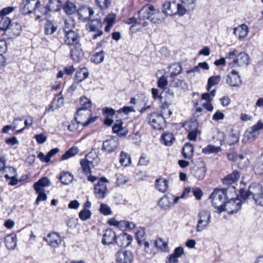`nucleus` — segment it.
<instances>
[{"instance_id":"nucleus-6","label":"nucleus","mask_w":263,"mask_h":263,"mask_svg":"<svg viewBox=\"0 0 263 263\" xmlns=\"http://www.w3.org/2000/svg\"><path fill=\"white\" fill-rule=\"evenodd\" d=\"M147 119L154 129L160 130L163 128L165 119L162 114L154 112L148 115Z\"/></svg>"},{"instance_id":"nucleus-43","label":"nucleus","mask_w":263,"mask_h":263,"mask_svg":"<svg viewBox=\"0 0 263 263\" xmlns=\"http://www.w3.org/2000/svg\"><path fill=\"white\" fill-rule=\"evenodd\" d=\"M83 122H82L77 118V117L74 116L73 120L71 121V124L67 126V129L70 132H76L79 130L80 124L82 125Z\"/></svg>"},{"instance_id":"nucleus-22","label":"nucleus","mask_w":263,"mask_h":263,"mask_svg":"<svg viewBox=\"0 0 263 263\" xmlns=\"http://www.w3.org/2000/svg\"><path fill=\"white\" fill-rule=\"evenodd\" d=\"M263 129V123L260 121H258L256 124L253 125L249 132L247 131L244 134V138L242 139V142L244 141L245 138L247 137V140L251 138V137L253 140L255 139V133L258 130Z\"/></svg>"},{"instance_id":"nucleus-2","label":"nucleus","mask_w":263,"mask_h":263,"mask_svg":"<svg viewBox=\"0 0 263 263\" xmlns=\"http://www.w3.org/2000/svg\"><path fill=\"white\" fill-rule=\"evenodd\" d=\"M162 11L155 9L152 5H147L143 7L138 13L139 21L149 20L154 24H160L164 20L165 17L162 15Z\"/></svg>"},{"instance_id":"nucleus-34","label":"nucleus","mask_w":263,"mask_h":263,"mask_svg":"<svg viewBox=\"0 0 263 263\" xmlns=\"http://www.w3.org/2000/svg\"><path fill=\"white\" fill-rule=\"evenodd\" d=\"M116 15L114 13L108 14L104 18V22L106 23L104 30L106 32H109L115 22Z\"/></svg>"},{"instance_id":"nucleus-13","label":"nucleus","mask_w":263,"mask_h":263,"mask_svg":"<svg viewBox=\"0 0 263 263\" xmlns=\"http://www.w3.org/2000/svg\"><path fill=\"white\" fill-rule=\"evenodd\" d=\"M117 263H132L134 254L130 251H118L116 255Z\"/></svg>"},{"instance_id":"nucleus-27","label":"nucleus","mask_w":263,"mask_h":263,"mask_svg":"<svg viewBox=\"0 0 263 263\" xmlns=\"http://www.w3.org/2000/svg\"><path fill=\"white\" fill-rule=\"evenodd\" d=\"M93 13V10L90 7H83L77 11L79 18L84 21L89 20Z\"/></svg>"},{"instance_id":"nucleus-29","label":"nucleus","mask_w":263,"mask_h":263,"mask_svg":"<svg viewBox=\"0 0 263 263\" xmlns=\"http://www.w3.org/2000/svg\"><path fill=\"white\" fill-rule=\"evenodd\" d=\"M89 76L88 69L86 67L78 70L74 76V81L79 83L86 79Z\"/></svg>"},{"instance_id":"nucleus-5","label":"nucleus","mask_w":263,"mask_h":263,"mask_svg":"<svg viewBox=\"0 0 263 263\" xmlns=\"http://www.w3.org/2000/svg\"><path fill=\"white\" fill-rule=\"evenodd\" d=\"M37 5H39V0H23L20 5V11L24 15L35 13Z\"/></svg>"},{"instance_id":"nucleus-16","label":"nucleus","mask_w":263,"mask_h":263,"mask_svg":"<svg viewBox=\"0 0 263 263\" xmlns=\"http://www.w3.org/2000/svg\"><path fill=\"white\" fill-rule=\"evenodd\" d=\"M226 83L231 87H238L241 84L242 81L238 72L233 70L227 75Z\"/></svg>"},{"instance_id":"nucleus-10","label":"nucleus","mask_w":263,"mask_h":263,"mask_svg":"<svg viewBox=\"0 0 263 263\" xmlns=\"http://www.w3.org/2000/svg\"><path fill=\"white\" fill-rule=\"evenodd\" d=\"M65 36L64 42L68 46H76L79 44L80 42V35L79 33L72 30L68 31L64 30Z\"/></svg>"},{"instance_id":"nucleus-50","label":"nucleus","mask_w":263,"mask_h":263,"mask_svg":"<svg viewBox=\"0 0 263 263\" xmlns=\"http://www.w3.org/2000/svg\"><path fill=\"white\" fill-rule=\"evenodd\" d=\"M134 108L133 106H124L122 108H120L119 109L117 110L116 111L117 114L116 115V118H118V115L120 114L121 113H123L125 115H128L130 112H134Z\"/></svg>"},{"instance_id":"nucleus-46","label":"nucleus","mask_w":263,"mask_h":263,"mask_svg":"<svg viewBox=\"0 0 263 263\" xmlns=\"http://www.w3.org/2000/svg\"><path fill=\"white\" fill-rule=\"evenodd\" d=\"M47 4H45L44 2L41 3L39 0V5H37V7L35 8V11L37 10L43 15H47L49 12V9L48 8Z\"/></svg>"},{"instance_id":"nucleus-52","label":"nucleus","mask_w":263,"mask_h":263,"mask_svg":"<svg viewBox=\"0 0 263 263\" xmlns=\"http://www.w3.org/2000/svg\"><path fill=\"white\" fill-rule=\"evenodd\" d=\"M11 25V20L6 16L2 17L0 21V29L2 30H6L9 28Z\"/></svg>"},{"instance_id":"nucleus-19","label":"nucleus","mask_w":263,"mask_h":263,"mask_svg":"<svg viewBox=\"0 0 263 263\" xmlns=\"http://www.w3.org/2000/svg\"><path fill=\"white\" fill-rule=\"evenodd\" d=\"M70 58L75 62H79L82 60L84 52L81 47V44L74 46L70 49Z\"/></svg>"},{"instance_id":"nucleus-20","label":"nucleus","mask_w":263,"mask_h":263,"mask_svg":"<svg viewBox=\"0 0 263 263\" xmlns=\"http://www.w3.org/2000/svg\"><path fill=\"white\" fill-rule=\"evenodd\" d=\"M173 198L174 195L172 194L168 193L164 195L158 201V205L162 210H168L172 205Z\"/></svg>"},{"instance_id":"nucleus-44","label":"nucleus","mask_w":263,"mask_h":263,"mask_svg":"<svg viewBox=\"0 0 263 263\" xmlns=\"http://www.w3.org/2000/svg\"><path fill=\"white\" fill-rule=\"evenodd\" d=\"M65 13L68 15L72 14L74 13L76 10L75 5L71 2L66 1L65 4L63 5L62 7Z\"/></svg>"},{"instance_id":"nucleus-1","label":"nucleus","mask_w":263,"mask_h":263,"mask_svg":"<svg viewBox=\"0 0 263 263\" xmlns=\"http://www.w3.org/2000/svg\"><path fill=\"white\" fill-rule=\"evenodd\" d=\"M227 189H215L210 195V199H212V203L214 208L217 209L219 213L227 210L226 209V204L228 203V213L233 215L238 212L241 208V201L235 198L228 201Z\"/></svg>"},{"instance_id":"nucleus-40","label":"nucleus","mask_w":263,"mask_h":263,"mask_svg":"<svg viewBox=\"0 0 263 263\" xmlns=\"http://www.w3.org/2000/svg\"><path fill=\"white\" fill-rule=\"evenodd\" d=\"M79 151L78 147L73 146L66 151L65 153L62 155L61 156V159L62 160H64L69 159L78 154Z\"/></svg>"},{"instance_id":"nucleus-63","label":"nucleus","mask_w":263,"mask_h":263,"mask_svg":"<svg viewBox=\"0 0 263 263\" xmlns=\"http://www.w3.org/2000/svg\"><path fill=\"white\" fill-rule=\"evenodd\" d=\"M192 192L197 200H200L203 196V192L199 187L193 188Z\"/></svg>"},{"instance_id":"nucleus-54","label":"nucleus","mask_w":263,"mask_h":263,"mask_svg":"<svg viewBox=\"0 0 263 263\" xmlns=\"http://www.w3.org/2000/svg\"><path fill=\"white\" fill-rule=\"evenodd\" d=\"M35 193L37 194V197L35 201V204L39 205L40 201L46 200L47 196L45 193V190H39L38 192H35Z\"/></svg>"},{"instance_id":"nucleus-57","label":"nucleus","mask_w":263,"mask_h":263,"mask_svg":"<svg viewBox=\"0 0 263 263\" xmlns=\"http://www.w3.org/2000/svg\"><path fill=\"white\" fill-rule=\"evenodd\" d=\"M254 173L257 175L263 174V160L262 161L257 162L253 168Z\"/></svg>"},{"instance_id":"nucleus-28","label":"nucleus","mask_w":263,"mask_h":263,"mask_svg":"<svg viewBox=\"0 0 263 263\" xmlns=\"http://www.w3.org/2000/svg\"><path fill=\"white\" fill-rule=\"evenodd\" d=\"M102 23L100 18H95L90 20V22L86 25V28L89 31L95 32L98 30H101Z\"/></svg>"},{"instance_id":"nucleus-37","label":"nucleus","mask_w":263,"mask_h":263,"mask_svg":"<svg viewBox=\"0 0 263 263\" xmlns=\"http://www.w3.org/2000/svg\"><path fill=\"white\" fill-rule=\"evenodd\" d=\"M105 56V52L103 50L95 52L90 56V61L96 64H99L102 63Z\"/></svg>"},{"instance_id":"nucleus-14","label":"nucleus","mask_w":263,"mask_h":263,"mask_svg":"<svg viewBox=\"0 0 263 263\" xmlns=\"http://www.w3.org/2000/svg\"><path fill=\"white\" fill-rule=\"evenodd\" d=\"M102 112L103 116L105 117L103 120L104 124L107 126H110L114 123L112 118L114 116H116V111L111 107H104L102 109Z\"/></svg>"},{"instance_id":"nucleus-17","label":"nucleus","mask_w":263,"mask_h":263,"mask_svg":"<svg viewBox=\"0 0 263 263\" xmlns=\"http://www.w3.org/2000/svg\"><path fill=\"white\" fill-rule=\"evenodd\" d=\"M44 240L53 248L58 247L62 242L60 236L56 232L49 233Z\"/></svg>"},{"instance_id":"nucleus-35","label":"nucleus","mask_w":263,"mask_h":263,"mask_svg":"<svg viewBox=\"0 0 263 263\" xmlns=\"http://www.w3.org/2000/svg\"><path fill=\"white\" fill-rule=\"evenodd\" d=\"M86 158L84 159H82L80 160V165L81 168L82 169L83 173L86 175L87 176L88 174H91V170L90 168V165L92 163L91 161L88 160Z\"/></svg>"},{"instance_id":"nucleus-33","label":"nucleus","mask_w":263,"mask_h":263,"mask_svg":"<svg viewBox=\"0 0 263 263\" xmlns=\"http://www.w3.org/2000/svg\"><path fill=\"white\" fill-rule=\"evenodd\" d=\"M194 147L190 143H186L182 149V154L185 159H191L193 155Z\"/></svg>"},{"instance_id":"nucleus-36","label":"nucleus","mask_w":263,"mask_h":263,"mask_svg":"<svg viewBox=\"0 0 263 263\" xmlns=\"http://www.w3.org/2000/svg\"><path fill=\"white\" fill-rule=\"evenodd\" d=\"M48 7L50 12H58L62 8V2L60 0H49L47 2Z\"/></svg>"},{"instance_id":"nucleus-60","label":"nucleus","mask_w":263,"mask_h":263,"mask_svg":"<svg viewBox=\"0 0 263 263\" xmlns=\"http://www.w3.org/2000/svg\"><path fill=\"white\" fill-rule=\"evenodd\" d=\"M116 184L118 186L124 184L127 181L125 177L121 174H116Z\"/></svg>"},{"instance_id":"nucleus-55","label":"nucleus","mask_w":263,"mask_h":263,"mask_svg":"<svg viewBox=\"0 0 263 263\" xmlns=\"http://www.w3.org/2000/svg\"><path fill=\"white\" fill-rule=\"evenodd\" d=\"M100 212L104 215H109L112 213L110 208L105 203H101L100 204Z\"/></svg>"},{"instance_id":"nucleus-45","label":"nucleus","mask_w":263,"mask_h":263,"mask_svg":"<svg viewBox=\"0 0 263 263\" xmlns=\"http://www.w3.org/2000/svg\"><path fill=\"white\" fill-rule=\"evenodd\" d=\"M170 68L172 70L170 73V77L171 78L176 77V76L180 74L182 70V66L179 63L172 64L170 66Z\"/></svg>"},{"instance_id":"nucleus-30","label":"nucleus","mask_w":263,"mask_h":263,"mask_svg":"<svg viewBox=\"0 0 263 263\" xmlns=\"http://www.w3.org/2000/svg\"><path fill=\"white\" fill-rule=\"evenodd\" d=\"M57 29V25L55 22L47 20L44 25V32L46 35H51Z\"/></svg>"},{"instance_id":"nucleus-41","label":"nucleus","mask_w":263,"mask_h":263,"mask_svg":"<svg viewBox=\"0 0 263 263\" xmlns=\"http://www.w3.org/2000/svg\"><path fill=\"white\" fill-rule=\"evenodd\" d=\"M221 148L220 146H216L214 145L209 144L205 147L203 148L202 153L204 154H211L214 153H218L220 152Z\"/></svg>"},{"instance_id":"nucleus-4","label":"nucleus","mask_w":263,"mask_h":263,"mask_svg":"<svg viewBox=\"0 0 263 263\" xmlns=\"http://www.w3.org/2000/svg\"><path fill=\"white\" fill-rule=\"evenodd\" d=\"M92 113L91 109L85 110L77 108L74 116L77 117L79 120L83 122L82 126L85 127L93 123L98 119V116L92 117Z\"/></svg>"},{"instance_id":"nucleus-23","label":"nucleus","mask_w":263,"mask_h":263,"mask_svg":"<svg viewBox=\"0 0 263 263\" xmlns=\"http://www.w3.org/2000/svg\"><path fill=\"white\" fill-rule=\"evenodd\" d=\"M73 175L68 171H61L58 177L59 180L63 185H69L73 180Z\"/></svg>"},{"instance_id":"nucleus-42","label":"nucleus","mask_w":263,"mask_h":263,"mask_svg":"<svg viewBox=\"0 0 263 263\" xmlns=\"http://www.w3.org/2000/svg\"><path fill=\"white\" fill-rule=\"evenodd\" d=\"M80 107L78 109H90L92 106L91 101L90 99L86 98L85 96H82L80 100Z\"/></svg>"},{"instance_id":"nucleus-21","label":"nucleus","mask_w":263,"mask_h":263,"mask_svg":"<svg viewBox=\"0 0 263 263\" xmlns=\"http://www.w3.org/2000/svg\"><path fill=\"white\" fill-rule=\"evenodd\" d=\"M123 122L122 119H117L112 127L114 133L117 134L120 137H125L128 134V130L123 127Z\"/></svg>"},{"instance_id":"nucleus-48","label":"nucleus","mask_w":263,"mask_h":263,"mask_svg":"<svg viewBox=\"0 0 263 263\" xmlns=\"http://www.w3.org/2000/svg\"><path fill=\"white\" fill-rule=\"evenodd\" d=\"M181 4L185 7L186 11H193L195 6L197 0H180Z\"/></svg>"},{"instance_id":"nucleus-24","label":"nucleus","mask_w":263,"mask_h":263,"mask_svg":"<svg viewBox=\"0 0 263 263\" xmlns=\"http://www.w3.org/2000/svg\"><path fill=\"white\" fill-rule=\"evenodd\" d=\"M240 176V174L239 172L237 170H235L232 173L228 174L224 177L222 179V182L227 185L232 184L239 180Z\"/></svg>"},{"instance_id":"nucleus-31","label":"nucleus","mask_w":263,"mask_h":263,"mask_svg":"<svg viewBox=\"0 0 263 263\" xmlns=\"http://www.w3.org/2000/svg\"><path fill=\"white\" fill-rule=\"evenodd\" d=\"M5 245L9 250H14L16 246V235L11 233L5 238Z\"/></svg>"},{"instance_id":"nucleus-32","label":"nucleus","mask_w":263,"mask_h":263,"mask_svg":"<svg viewBox=\"0 0 263 263\" xmlns=\"http://www.w3.org/2000/svg\"><path fill=\"white\" fill-rule=\"evenodd\" d=\"M155 185L156 189L162 193L166 192L168 187V181L164 178L157 179Z\"/></svg>"},{"instance_id":"nucleus-49","label":"nucleus","mask_w":263,"mask_h":263,"mask_svg":"<svg viewBox=\"0 0 263 263\" xmlns=\"http://www.w3.org/2000/svg\"><path fill=\"white\" fill-rule=\"evenodd\" d=\"M185 128L187 131L199 130L198 122L195 119L191 120L184 124Z\"/></svg>"},{"instance_id":"nucleus-47","label":"nucleus","mask_w":263,"mask_h":263,"mask_svg":"<svg viewBox=\"0 0 263 263\" xmlns=\"http://www.w3.org/2000/svg\"><path fill=\"white\" fill-rule=\"evenodd\" d=\"M237 57L240 65H249L250 63V58L249 55L245 52H240L237 53Z\"/></svg>"},{"instance_id":"nucleus-56","label":"nucleus","mask_w":263,"mask_h":263,"mask_svg":"<svg viewBox=\"0 0 263 263\" xmlns=\"http://www.w3.org/2000/svg\"><path fill=\"white\" fill-rule=\"evenodd\" d=\"M145 235V229L144 228H140L136 233L135 236L137 240V242L139 245L141 246L142 244V239L143 238Z\"/></svg>"},{"instance_id":"nucleus-61","label":"nucleus","mask_w":263,"mask_h":263,"mask_svg":"<svg viewBox=\"0 0 263 263\" xmlns=\"http://www.w3.org/2000/svg\"><path fill=\"white\" fill-rule=\"evenodd\" d=\"M220 79V76L219 75L216 76H212L208 79V83H209L210 85H212L213 86L219 83Z\"/></svg>"},{"instance_id":"nucleus-7","label":"nucleus","mask_w":263,"mask_h":263,"mask_svg":"<svg viewBox=\"0 0 263 263\" xmlns=\"http://www.w3.org/2000/svg\"><path fill=\"white\" fill-rule=\"evenodd\" d=\"M108 180L104 177L100 178L97 184L94 186V194L96 198L103 199L107 191L106 183Z\"/></svg>"},{"instance_id":"nucleus-53","label":"nucleus","mask_w":263,"mask_h":263,"mask_svg":"<svg viewBox=\"0 0 263 263\" xmlns=\"http://www.w3.org/2000/svg\"><path fill=\"white\" fill-rule=\"evenodd\" d=\"M96 5L100 8L104 10L107 9L111 4L110 0H95Z\"/></svg>"},{"instance_id":"nucleus-38","label":"nucleus","mask_w":263,"mask_h":263,"mask_svg":"<svg viewBox=\"0 0 263 263\" xmlns=\"http://www.w3.org/2000/svg\"><path fill=\"white\" fill-rule=\"evenodd\" d=\"M119 162L122 166H128L132 163L130 156L127 153L121 151L120 154Z\"/></svg>"},{"instance_id":"nucleus-26","label":"nucleus","mask_w":263,"mask_h":263,"mask_svg":"<svg viewBox=\"0 0 263 263\" xmlns=\"http://www.w3.org/2000/svg\"><path fill=\"white\" fill-rule=\"evenodd\" d=\"M51 184L50 180L47 177H43L35 182L33 185V187L35 192L39 190H45V187L49 186Z\"/></svg>"},{"instance_id":"nucleus-8","label":"nucleus","mask_w":263,"mask_h":263,"mask_svg":"<svg viewBox=\"0 0 263 263\" xmlns=\"http://www.w3.org/2000/svg\"><path fill=\"white\" fill-rule=\"evenodd\" d=\"M199 219L196 226V231L201 232L209 224L211 221V213L209 211L202 210L198 213Z\"/></svg>"},{"instance_id":"nucleus-59","label":"nucleus","mask_w":263,"mask_h":263,"mask_svg":"<svg viewBox=\"0 0 263 263\" xmlns=\"http://www.w3.org/2000/svg\"><path fill=\"white\" fill-rule=\"evenodd\" d=\"M168 82L166 77L164 76H161L158 80L157 85L158 87L161 89L165 88L167 85Z\"/></svg>"},{"instance_id":"nucleus-9","label":"nucleus","mask_w":263,"mask_h":263,"mask_svg":"<svg viewBox=\"0 0 263 263\" xmlns=\"http://www.w3.org/2000/svg\"><path fill=\"white\" fill-rule=\"evenodd\" d=\"M258 187V184L256 182H253L249 186L248 191H246L243 188H241L239 191L240 198L245 201L249 196H252L253 199L255 202H257L259 199H256V195L254 194V192Z\"/></svg>"},{"instance_id":"nucleus-51","label":"nucleus","mask_w":263,"mask_h":263,"mask_svg":"<svg viewBox=\"0 0 263 263\" xmlns=\"http://www.w3.org/2000/svg\"><path fill=\"white\" fill-rule=\"evenodd\" d=\"M92 213L89 210L82 209L79 213V217L82 221H86L91 216Z\"/></svg>"},{"instance_id":"nucleus-15","label":"nucleus","mask_w":263,"mask_h":263,"mask_svg":"<svg viewBox=\"0 0 263 263\" xmlns=\"http://www.w3.org/2000/svg\"><path fill=\"white\" fill-rule=\"evenodd\" d=\"M133 240V237L130 235L122 232L117 235L115 244L119 247L125 248L128 246Z\"/></svg>"},{"instance_id":"nucleus-11","label":"nucleus","mask_w":263,"mask_h":263,"mask_svg":"<svg viewBox=\"0 0 263 263\" xmlns=\"http://www.w3.org/2000/svg\"><path fill=\"white\" fill-rule=\"evenodd\" d=\"M119 145V140L116 138H111L104 141L103 143L102 151L110 154L115 152Z\"/></svg>"},{"instance_id":"nucleus-62","label":"nucleus","mask_w":263,"mask_h":263,"mask_svg":"<svg viewBox=\"0 0 263 263\" xmlns=\"http://www.w3.org/2000/svg\"><path fill=\"white\" fill-rule=\"evenodd\" d=\"M149 159L145 154L143 153L139 159L138 164L141 165H146L148 164Z\"/></svg>"},{"instance_id":"nucleus-3","label":"nucleus","mask_w":263,"mask_h":263,"mask_svg":"<svg viewBox=\"0 0 263 263\" xmlns=\"http://www.w3.org/2000/svg\"><path fill=\"white\" fill-rule=\"evenodd\" d=\"M162 12L165 17L174 15L183 16L186 13V9L175 1H166L162 5Z\"/></svg>"},{"instance_id":"nucleus-25","label":"nucleus","mask_w":263,"mask_h":263,"mask_svg":"<svg viewBox=\"0 0 263 263\" xmlns=\"http://www.w3.org/2000/svg\"><path fill=\"white\" fill-rule=\"evenodd\" d=\"M192 175L199 180H203L206 173V168L204 163H202L200 167H194L192 170Z\"/></svg>"},{"instance_id":"nucleus-58","label":"nucleus","mask_w":263,"mask_h":263,"mask_svg":"<svg viewBox=\"0 0 263 263\" xmlns=\"http://www.w3.org/2000/svg\"><path fill=\"white\" fill-rule=\"evenodd\" d=\"M173 80L170 82V86L173 87H181L183 88L182 86L183 84H185L183 80H180L176 77H174L172 78Z\"/></svg>"},{"instance_id":"nucleus-12","label":"nucleus","mask_w":263,"mask_h":263,"mask_svg":"<svg viewBox=\"0 0 263 263\" xmlns=\"http://www.w3.org/2000/svg\"><path fill=\"white\" fill-rule=\"evenodd\" d=\"M117 235L116 233L110 228L103 231L101 243L104 246L115 245Z\"/></svg>"},{"instance_id":"nucleus-64","label":"nucleus","mask_w":263,"mask_h":263,"mask_svg":"<svg viewBox=\"0 0 263 263\" xmlns=\"http://www.w3.org/2000/svg\"><path fill=\"white\" fill-rule=\"evenodd\" d=\"M35 139L39 144H43L47 140V136L43 133L37 134L35 136Z\"/></svg>"},{"instance_id":"nucleus-39","label":"nucleus","mask_w":263,"mask_h":263,"mask_svg":"<svg viewBox=\"0 0 263 263\" xmlns=\"http://www.w3.org/2000/svg\"><path fill=\"white\" fill-rule=\"evenodd\" d=\"M163 143L166 146H171L175 140L174 135L172 133H165L161 136Z\"/></svg>"},{"instance_id":"nucleus-18","label":"nucleus","mask_w":263,"mask_h":263,"mask_svg":"<svg viewBox=\"0 0 263 263\" xmlns=\"http://www.w3.org/2000/svg\"><path fill=\"white\" fill-rule=\"evenodd\" d=\"M249 28L245 24L239 25L233 28V33L238 40H243L248 35Z\"/></svg>"}]
</instances>
